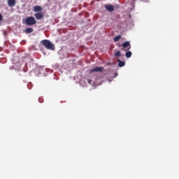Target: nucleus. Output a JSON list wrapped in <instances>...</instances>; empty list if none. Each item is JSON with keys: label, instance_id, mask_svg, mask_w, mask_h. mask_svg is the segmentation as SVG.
Here are the masks:
<instances>
[{"label": "nucleus", "instance_id": "nucleus-1", "mask_svg": "<svg viewBox=\"0 0 179 179\" xmlns=\"http://www.w3.org/2000/svg\"><path fill=\"white\" fill-rule=\"evenodd\" d=\"M41 43L47 48V50H55V46L47 39L41 41Z\"/></svg>", "mask_w": 179, "mask_h": 179}, {"label": "nucleus", "instance_id": "nucleus-2", "mask_svg": "<svg viewBox=\"0 0 179 179\" xmlns=\"http://www.w3.org/2000/svg\"><path fill=\"white\" fill-rule=\"evenodd\" d=\"M25 22L27 26H34V24H36V21L34 17H27Z\"/></svg>", "mask_w": 179, "mask_h": 179}, {"label": "nucleus", "instance_id": "nucleus-3", "mask_svg": "<svg viewBox=\"0 0 179 179\" xmlns=\"http://www.w3.org/2000/svg\"><path fill=\"white\" fill-rule=\"evenodd\" d=\"M122 47L123 48L122 51H129L131 48L130 43L129 41H126L122 43Z\"/></svg>", "mask_w": 179, "mask_h": 179}, {"label": "nucleus", "instance_id": "nucleus-4", "mask_svg": "<svg viewBox=\"0 0 179 179\" xmlns=\"http://www.w3.org/2000/svg\"><path fill=\"white\" fill-rule=\"evenodd\" d=\"M103 67L96 66L90 71V73H94V72H103Z\"/></svg>", "mask_w": 179, "mask_h": 179}, {"label": "nucleus", "instance_id": "nucleus-5", "mask_svg": "<svg viewBox=\"0 0 179 179\" xmlns=\"http://www.w3.org/2000/svg\"><path fill=\"white\" fill-rule=\"evenodd\" d=\"M36 20H41L43 17V13L42 12H38L34 14Z\"/></svg>", "mask_w": 179, "mask_h": 179}, {"label": "nucleus", "instance_id": "nucleus-6", "mask_svg": "<svg viewBox=\"0 0 179 179\" xmlns=\"http://www.w3.org/2000/svg\"><path fill=\"white\" fill-rule=\"evenodd\" d=\"M42 10H43V8L39 6H35L33 8V10L34 12H38L39 13V12L42 11Z\"/></svg>", "mask_w": 179, "mask_h": 179}, {"label": "nucleus", "instance_id": "nucleus-7", "mask_svg": "<svg viewBox=\"0 0 179 179\" xmlns=\"http://www.w3.org/2000/svg\"><path fill=\"white\" fill-rule=\"evenodd\" d=\"M15 0H8V5L10 7H13L15 5Z\"/></svg>", "mask_w": 179, "mask_h": 179}, {"label": "nucleus", "instance_id": "nucleus-8", "mask_svg": "<svg viewBox=\"0 0 179 179\" xmlns=\"http://www.w3.org/2000/svg\"><path fill=\"white\" fill-rule=\"evenodd\" d=\"M105 7L109 12H113L114 10V7L112 5H106Z\"/></svg>", "mask_w": 179, "mask_h": 179}, {"label": "nucleus", "instance_id": "nucleus-9", "mask_svg": "<svg viewBox=\"0 0 179 179\" xmlns=\"http://www.w3.org/2000/svg\"><path fill=\"white\" fill-rule=\"evenodd\" d=\"M118 66L120 68H122V66H124L125 62L123 61H121L120 59H117Z\"/></svg>", "mask_w": 179, "mask_h": 179}, {"label": "nucleus", "instance_id": "nucleus-10", "mask_svg": "<svg viewBox=\"0 0 179 179\" xmlns=\"http://www.w3.org/2000/svg\"><path fill=\"white\" fill-rule=\"evenodd\" d=\"M32 31H34V29L32 28H27L25 29V33L27 34H29V33H32Z\"/></svg>", "mask_w": 179, "mask_h": 179}, {"label": "nucleus", "instance_id": "nucleus-11", "mask_svg": "<svg viewBox=\"0 0 179 179\" xmlns=\"http://www.w3.org/2000/svg\"><path fill=\"white\" fill-rule=\"evenodd\" d=\"M122 36L120 35H117L114 38V41L117 43V41H119V40H120Z\"/></svg>", "mask_w": 179, "mask_h": 179}, {"label": "nucleus", "instance_id": "nucleus-12", "mask_svg": "<svg viewBox=\"0 0 179 179\" xmlns=\"http://www.w3.org/2000/svg\"><path fill=\"white\" fill-rule=\"evenodd\" d=\"M125 55H126L127 58H131L132 53H131V52L129 51V52H126Z\"/></svg>", "mask_w": 179, "mask_h": 179}, {"label": "nucleus", "instance_id": "nucleus-13", "mask_svg": "<svg viewBox=\"0 0 179 179\" xmlns=\"http://www.w3.org/2000/svg\"><path fill=\"white\" fill-rule=\"evenodd\" d=\"M115 55L116 57H121V52H120V51H117V52L115 53Z\"/></svg>", "mask_w": 179, "mask_h": 179}, {"label": "nucleus", "instance_id": "nucleus-14", "mask_svg": "<svg viewBox=\"0 0 179 179\" xmlns=\"http://www.w3.org/2000/svg\"><path fill=\"white\" fill-rule=\"evenodd\" d=\"M38 101H39L40 103H42L43 102V99L42 97H40L38 99Z\"/></svg>", "mask_w": 179, "mask_h": 179}, {"label": "nucleus", "instance_id": "nucleus-15", "mask_svg": "<svg viewBox=\"0 0 179 179\" xmlns=\"http://www.w3.org/2000/svg\"><path fill=\"white\" fill-rule=\"evenodd\" d=\"M2 19H3V17H2V15L0 13V22H1Z\"/></svg>", "mask_w": 179, "mask_h": 179}, {"label": "nucleus", "instance_id": "nucleus-16", "mask_svg": "<svg viewBox=\"0 0 179 179\" xmlns=\"http://www.w3.org/2000/svg\"><path fill=\"white\" fill-rule=\"evenodd\" d=\"M89 83L90 84V80H89Z\"/></svg>", "mask_w": 179, "mask_h": 179}]
</instances>
